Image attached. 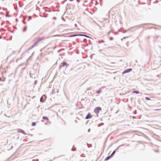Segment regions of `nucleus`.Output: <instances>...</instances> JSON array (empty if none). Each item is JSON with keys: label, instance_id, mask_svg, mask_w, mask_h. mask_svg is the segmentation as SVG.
<instances>
[{"label": "nucleus", "instance_id": "nucleus-11", "mask_svg": "<svg viewBox=\"0 0 161 161\" xmlns=\"http://www.w3.org/2000/svg\"><path fill=\"white\" fill-rule=\"evenodd\" d=\"M20 132H21V133H23V134H25V132H24V131L23 130H21Z\"/></svg>", "mask_w": 161, "mask_h": 161}, {"label": "nucleus", "instance_id": "nucleus-16", "mask_svg": "<svg viewBox=\"0 0 161 161\" xmlns=\"http://www.w3.org/2000/svg\"><path fill=\"white\" fill-rule=\"evenodd\" d=\"M40 101L41 102H43V101H42V98L41 97L40 99Z\"/></svg>", "mask_w": 161, "mask_h": 161}, {"label": "nucleus", "instance_id": "nucleus-4", "mask_svg": "<svg viewBox=\"0 0 161 161\" xmlns=\"http://www.w3.org/2000/svg\"><path fill=\"white\" fill-rule=\"evenodd\" d=\"M92 116L91 114L90 113H89L86 116V119H91L92 118Z\"/></svg>", "mask_w": 161, "mask_h": 161}, {"label": "nucleus", "instance_id": "nucleus-7", "mask_svg": "<svg viewBox=\"0 0 161 161\" xmlns=\"http://www.w3.org/2000/svg\"><path fill=\"white\" fill-rule=\"evenodd\" d=\"M43 119H46L47 120H48V119L47 117H45V116H43Z\"/></svg>", "mask_w": 161, "mask_h": 161}, {"label": "nucleus", "instance_id": "nucleus-1", "mask_svg": "<svg viewBox=\"0 0 161 161\" xmlns=\"http://www.w3.org/2000/svg\"><path fill=\"white\" fill-rule=\"evenodd\" d=\"M102 110V108L100 107H96L94 110V112L95 113L97 114V116H98V114L99 112Z\"/></svg>", "mask_w": 161, "mask_h": 161}, {"label": "nucleus", "instance_id": "nucleus-12", "mask_svg": "<svg viewBox=\"0 0 161 161\" xmlns=\"http://www.w3.org/2000/svg\"><path fill=\"white\" fill-rule=\"evenodd\" d=\"M67 65V63H64V62L63 63V66H65V65Z\"/></svg>", "mask_w": 161, "mask_h": 161}, {"label": "nucleus", "instance_id": "nucleus-10", "mask_svg": "<svg viewBox=\"0 0 161 161\" xmlns=\"http://www.w3.org/2000/svg\"><path fill=\"white\" fill-rule=\"evenodd\" d=\"M101 92V90H98L97 91V94H99L100 93V92Z\"/></svg>", "mask_w": 161, "mask_h": 161}, {"label": "nucleus", "instance_id": "nucleus-9", "mask_svg": "<svg viewBox=\"0 0 161 161\" xmlns=\"http://www.w3.org/2000/svg\"><path fill=\"white\" fill-rule=\"evenodd\" d=\"M36 125V123L35 122H33L32 123V126H34Z\"/></svg>", "mask_w": 161, "mask_h": 161}, {"label": "nucleus", "instance_id": "nucleus-13", "mask_svg": "<svg viewBox=\"0 0 161 161\" xmlns=\"http://www.w3.org/2000/svg\"><path fill=\"white\" fill-rule=\"evenodd\" d=\"M115 151H114V152H113V153H112V154L110 155L111 156L112 155H113V154H114L115 153Z\"/></svg>", "mask_w": 161, "mask_h": 161}, {"label": "nucleus", "instance_id": "nucleus-19", "mask_svg": "<svg viewBox=\"0 0 161 161\" xmlns=\"http://www.w3.org/2000/svg\"><path fill=\"white\" fill-rule=\"evenodd\" d=\"M158 109H156L155 110H158Z\"/></svg>", "mask_w": 161, "mask_h": 161}, {"label": "nucleus", "instance_id": "nucleus-18", "mask_svg": "<svg viewBox=\"0 0 161 161\" xmlns=\"http://www.w3.org/2000/svg\"><path fill=\"white\" fill-rule=\"evenodd\" d=\"M1 80V78H0V81Z\"/></svg>", "mask_w": 161, "mask_h": 161}, {"label": "nucleus", "instance_id": "nucleus-2", "mask_svg": "<svg viewBox=\"0 0 161 161\" xmlns=\"http://www.w3.org/2000/svg\"><path fill=\"white\" fill-rule=\"evenodd\" d=\"M44 38L43 37L42 38H37L36 41L34 43L33 45L32 46V47H34L36 46V44L38 43V42L40 41H42Z\"/></svg>", "mask_w": 161, "mask_h": 161}, {"label": "nucleus", "instance_id": "nucleus-14", "mask_svg": "<svg viewBox=\"0 0 161 161\" xmlns=\"http://www.w3.org/2000/svg\"><path fill=\"white\" fill-rule=\"evenodd\" d=\"M145 98H146V99H147V100H150V99L148 98V97H146Z\"/></svg>", "mask_w": 161, "mask_h": 161}, {"label": "nucleus", "instance_id": "nucleus-8", "mask_svg": "<svg viewBox=\"0 0 161 161\" xmlns=\"http://www.w3.org/2000/svg\"><path fill=\"white\" fill-rule=\"evenodd\" d=\"M104 41L103 40L99 41H98V43H101L102 42H104Z\"/></svg>", "mask_w": 161, "mask_h": 161}, {"label": "nucleus", "instance_id": "nucleus-17", "mask_svg": "<svg viewBox=\"0 0 161 161\" xmlns=\"http://www.w3.org/2000/svg\"><path fill=\"white\" fill-rule=\"evenodd\" d=\"M90 129H89L88 130V132H90Z\"/></svg>", "mask_w": 161, "mask_h": 161}, {"label": "nucleus", "instance_id": "nucleus-15", "mask_svg": "<svg viewBox=\"0 0 161 161\" xmlns=\"http://www.w3.org/2000/svg\"><path fill=\"white\" fill-rule=\"evenodd\" d=\"M113 38L112 37H110L109 38V39L110 40H113Z\"/></svg>", "mask_w": 161, "mask_h": 161}, {"label": "nucleus", "instance_id": "nucleus-5", "mask_svg": "<svg viewBox=\"0 0 161 161\" xmlns=\"http://www.w3.org/2000/svg\"><path fill=\"white\" fill-rule=\"evenodd\" d=\"M111 157V155H110V156H109L107 157V158H106L105 160H108L109 159H110V158Z\"/></svg>", "mask_w": 161, "mask_h": 161}, {"label": "nucleus", "instance_id": "nucleus-3", "mask_svg": "<svg viewBox=\"0 0 161 161\" xmlns=\"http://www.w3.org/2000/svg\"><path fill=\"white\" fill-rule=\"evenodd\" d=\"M132 70V69L131 68L126 69L123 72V74H124L127 73L129 72H130Z\"/></svg>", "mask_w": 161, "mask_h": 161}, {"label": "nucleus", "instance_id": "nucleus-6", "mask_svg": "<svg viewBox=\"0 0 161 161\" xmlns=\"http://www.w3.org/2000/svg\"><path fill=\"white\" fill-rule=\"evenodd\" d=\"M132 93H136V94H138L139 93V92L138 91H133L132 92Z\"/></svg>", "mask_w": 161, "mask_h": 161}]
</instances>
